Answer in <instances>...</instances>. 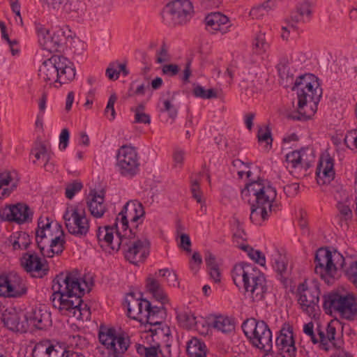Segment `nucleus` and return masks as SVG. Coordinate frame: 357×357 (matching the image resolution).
Returning a JSON list of instances; mask_svg holds the SVG:
<instances>
[{
  "mask_svg": "<svg viewBox=\"0 0 357 357\" xmlns=\"http://www.w3.org/2000/svg\"><path fill=\"white\" fill-rule=\"evenodd\" d=\"M297 94L298 107L296 111L287 112L284 116L292 120H307L317 112L322 95L318 79L312 74L299 76L291 88Z\"/></svg>",
  "mask_w": 357,
  "mask_h": 357,
  "instance_id": "1",
  "label": "nucleus"
},
{
  "mask_svg": "<svg viewBox=\"0 0 357 357\" xmlns=\"http://www.w3.org/2000/svg\"><path fill=\"white\" fill-rule=\"evenodd\" d=\"M53 294L50 298L52 305L59 311L73 305V299L77 294L84 295L86 289L91 290V281H81L80 273L77 269L66 273H61L53 280Z\"/></svg>",
  "mask_w": 357,
  "mask_h": 357,
  "instance_id": "2",
  "label": "nucleus"
},
{
  "mask_svg": "<svg viewBox=\"0 0 357 357\" xmlns=\"http://www.w3.org/2000/svg\"><path fill=\"white\" fill-rule=\"evenodd\" d=\"M75 75L74 64L61 55H53L45 60L38 70L41 80L50 84L59 83L60 86L73 81Z\"/></svg>",
  "mask_w": 357,
  "mask_h": 357,
  "instance_id": "3",
  "label": "nucleus"
},
{
  "mask_svg": "<svg viewBox=\"0 0 357 357\" xmlns=\"http://www.w3.org/2000/svg\"><path fill=\"white\" fill-rule=\"evenodd\" d=\"M314 273L326 284H332L341 275L345 265V259L337 250L318 249L314 257Z\"/></svg>",
  "mask_w": 357,
  "mask_h": 357,
  "instance_id": "4",
  "label": "nucleus"
},
{
  "mask_svg": "<svg viewBox=\"0 0 357 357\" xmlns=\"http://www.w3.org/2000/svg\"><path fill=\"white\" fill-rule=\"evenodd\" d=\"M119 218L117 217L114 227L116 229V235L118 240L116 246L112 248L113 250L118 251L121 247L124 257L130 263L136 266L139 263H143L150 252V242L144 238L143 239L135 238V234L130 236L129 233L121 234L118 229V222Z\"/></svg>",
  "mask_w": 357,
  "mask_h": 357,
  "instance_id": "5",
  "label": "nucleus"
},
{
  "mask_svg": "<svg viewBox=\"0 0 357 357\" xmlns=\"http://www.w3.org/2000/svg\"><path fill=\"white\" fill-rule=\"evenodd\" d=\"M323 307L326 312H337L344 319L351 320L357 315V296L333 293L324 296Z\"/></svg>",
  "mask_w": 357,
  "mask_h": 357,
  "instance_id": "6",
  "label": "nucleus"
},
{
  "mask_svg": "<svg viewBox=\"0 0 357 357\" xmlns=\"http://www.w3.org/2000/svg\"><path fill=\"white\" fill-rule=\"evenodd\" d=\"M247 339L256 348L268 355L272 351V332L264 321L247 318Z\"/></svg>",
  "mask_w": 357,
  "mask_h": 357,
  "instance_id": "7",
  "label": "nucleus"
},
{
  "mask_svg": "<svg viewBox=\"0 0 357 357\" xmlns=\"http://www.w3.org/2000/svg\"><path fill=\"white\" fill-rule=\"evenodd\" d=\"M66 227L68 231L78 238H84L89 233L90 225L86 216L85 208L75 206L67 208L63 214Z\"/></svg>",
  "mask_w": 357,
  "mask_h": 357,
  "instance_id": "8",
  "label": "nucleus"
},
{
  "mask_svg": "<svg viewBox=\"0 0 357 357\" xmlns=\"http://www.w3.org/2000/svg\"><path fill=\"white\" fill-rule=\"evenodd\" d=\"M99 341L109 351L107 357H123L130 345V338L116 335L114 328L100 326Z\"/></svg>",
  "mask_w": 357,
  "mask_h": 357,
  "instance_id": "9",
  "label": "nucleus"
},
{
  "mask_svg": "<svg viewBox=\"0 0 357 357\" xmlns=\"http://www.w3.org/2000/svg\"><path fill=\"white\" fill-rule=\"evenodd\" d=\"M298 303L301 310L308 316L314 317L319 312L320 290L317 284L307 286L305 282L298 285L297 289Z\"/></svg>",
  "mask_w": 357,
  "mask_h": 357,
  "instance_id": "10",
  "label": "nucleus"
},
{
  "mask_svg": "<svg viewBox=\"0 0 357 357\" xmlns=\"http://www.w3.org/2000/svg\"><path fill=\"white\" fill-rule=\"evenodd\" d=\"M117 165L123 176H135L139 167V157L135 149L132 146H122L117 154Z\"/></svg>",
  "mask_w": 357,
  "mask_h": 357,
  "instance_id": "11",
  "label": "nucleus"
},
{
  "mask_svg": "<svg viewBox=\"0 0 357 357\" xmlns=\"http://www.w3.org/2000/svg\"><path fill=\"white\" fill-rule=\"evenodd\" d=\"M167 13L174 25H183L190 21L194 9L189 0H174L166 6Z\"/></svg>",
  "mask_w": 357,
  "mask_h": 357,
  "instance_id": "12",
  "label": "nucleus"
},
{
  "mask_svg": "<svg viewBox=\"0 0 357 357\" xmlns=\"http://www.w3.org/2000/svg\"><path fill=\"white\" fill-rule=\"evenodd\" d=\"M0 218L4 221L14 222L21 225L32 221L33 212L27 204L19 202L6 205L1 208Z\"/></svg>",
  "mask_w": 357,
  "mask_h": 357,
  "instance_id": "13",
  "label": "nucleus"
},
{
  "mask_svg": "<svg viewBox=\"0 0 357 357\" xmlns=\"http://www.w3.org/2000/svg\"><path fill=\"white\" fill-rule=\"evenodd\" d=\"M144 214V206L140 202L136 200L128 202L119 214V216H121L120 224L123 233L127 232L130 236L132 235V231L128 229V219L131 222L135 223L140 220Z\"/></svg>",
  "mask_w": 357,
  "mask_h": 357,
  "instance_id": "14",
  "label": "nucleus"
},
{
  "mask_svg": "<svg viewBox=\"0 0 357 357\" xmlns=\"http://www.w3.org/2000/svg\"><path fill=\"white\" fill-rule=\"evenodd\" d=\"M38 35L40 45L50 52L59 51L66 40L64 33L60 29L50 33L48 30L41 28Z\"/></svg>",
  "mask_w": 357,
  "mask_h": 357,
  "instance_id": "15",
  "label": "nucleus"
},
{
  "mask_svg": "<svg viewBox=\"0 0 357 357\" xmlns=\"http://www.w3.org/2000/svg\"><path fill=\"white\" fill-rule=\"evenodd\" d=\"M22 267L31 273L32 277L41 278L46 275L49 268L47 264L41 261V259L35 252H26L20 259Z\"/></svg>",
  "mask_w": 357,
  "mask_h": 357,
  "instance_id": "16",
  "label": "nucleus"
},
{
  "mask_svg": "<svg viewBox=\"0 0 357 357\" xmlns=\"http://www.w3.org/2000/svg\"><path fill=\"white\" fill-rule=\"evenodd\" d=\"M4 326L13 332L25 333L27 331L26 314L15 308L6 309L1 315Z\"/></svg>",
  "mask_w": 357,
  "mask_h": 357,
  "instance_id": "17",
  "label": "nucleus"
},
{
  "mask_svg": "<svg viewBox=\"0 0 357 357\" xmlns=\"http://www.w3.org/2000/svg\"><path fill=\"white\" fill-rule=\"evenodd\" d=\"M261 182L262 180L247 181V192L255 197L257 203L274 202L277 196L275 188L271 185L265 187Z\"/></svg>",
  "mask_w": 357,
  "mask_h": 357,
  "instance_id": "18",
  "label": "nucleus"
},
{
  "mask_svg": "<svg viewBox=\"0 0 357 357\" xmlns=\"http://www.w3.org/2000/svg\"><path fill=\"white\" fill-rule=\"evenodd\" d=\"M248 274L247 273V292H250V298L253 302L263 299L266 291V279L259 271Z\"/></svg>",
  "mask_w": 357,
  "mask_h": 357,
  "instance_id": "19",
  "label": "nucleus"
},
{
  "mask_svg": "<svg viewBox=\"0 0 357 357\" xmlns=\"http://www.w3.org/2000/svg\"><path fill=\"white\" fill-rule=\"evenodd\" d=\"M279 209V206L274 202H264L263 204H252L250 219L255 225H261V221L268 219L269 215Z\"/></svg>",
  "mask_w": 357,
  "mask_h": 357,
  "instance_id": "20",
  "label": "nucleus"
},
{
  "mask_svg": "<svg viewBox=\"0 0 357 357\" xmlns=\"http://www.w3.org/2000/svg\"><path fill=\"white\" fill-rule=\"evenodd\" d=\"M271 263L273 268L277 274V278L284 285H287L291 275V268L288 267L286 256L278 250H275L271 255Z\"/></svg>",
  "mask_w": 357,
  "mask_h": 357,
  "instance_id": "21",
  "label": "nucleus"
},
{
  "mask_svg": "<svg viewBox=\"0 0 357 357\" xmlns=\"http://www.w3.org/2000/svg\"><path fill=\"white\" fill-rule=\"evenodd\" d=\"M132 300H126L128 307V316L135 320L142 322V315L145 314V310L150 309V302L142 298H135L134 293H130Z\"/></svg>",
  "mask_w": 357,
  "mask_h": 357,
  "instance_id": "22",
  "label": "nucleus"
},
{
  "mask_svg": "<svg viewBox=\"0 0 357 357\" xmlns=\"http://www.w3.org/2000/svg\"><path fill=\"white\" fill-rule=\"evenodd\" d=\"M275 344L280 351L285 352L289 357H295L296 348L291 328H282L280 331V334L276 338Z\"/></svg>",
  "mask_w": 357,
  "mask_h": 357,
  "instance_id": "23",
  "label": "nucleus"
},
{
  "mask_svg": "<svg viewBox=\"0 0 357 357\" xmlns=\"http://www.w3.org/2000/svg\"><path fill=\"white\" fill-rule=\"evenodd\" d=\"M333 160L329 155L322 157L316 170L319 184L329 183L335 177Z\"/></svg>",
  "mask_w": 357,
  "mask_h": 357,
  "instance_id": "24",
  "label": "nucleus"
},
{
  "mask_svg": "<svg viewBox=\"0 0 357 357\" xmlns=\"http://www.w3.org/2000/svg\"><path fill=\"white\" fill-rule=\"evenodd\" d=\"M206 26L212 31L226 33L231 26L229 18L220 12L211 13L205 17Z\"/></svg>",
  "mask_w": 357,
  "mask_h": 357,
  "instance_id": "25",
  "label": "nucleus"
},
{
  "mask_svg": "<svg viewBox=\"0 0 357 357\" xmlns=\"http://www.w3.org/2000/svg\"><path fill=\"white\" fill-rule=\"evenodd\" d=\"M341 327L340 323L337 320H331L327 325L326 334L319 328L317 329L319 337H320V344L323 349L328 351L330 349L329 343L333 347L337 346L335 341V334L337 329Z\"/></svg>",
  "mask_w": 357,
  "mask_h": 357,
  "instance_id": "26",
  "label": "nucleus"
},
{
  "mask_svg": "<svg viewBox=\"0 0 357 357\" xmlns=\"http://www.w3.org/2000/svg\"><path fill=\"white\" fill-rule=\"evenodd\" d=\"M87 201V206L91 214L95 218H101L106 211V206L104 204V192H98L96 190L90 191Z\"/></svg>",
  "mask_w": 357,
  "mask_h": 357,
  "instance_id": "27",
  "label": "nucleus"
},
{
  "mask_svg": "<svg viewBox=\"0 0 357 357\" xmlns=\"http://www.w3.org/2000/svg\"><path fill=\"white\" fill-rule=\"evenodd\" d=\"M27 324L30 322L38 329H44L51 324V314L47 310L35 308L26 314Z\"/></svg>",
  "mask_w": 357,
  "mask_h": 357,
  "instance_id": "28",
  "label": "nucleus"
},
{
  "mask_svg": "<svg viewBox=\"0 0 357 357\" xmlns=\"http://www.w3.org/2000/svg\"><path fill=\"white\" fill-rule=\"evenodd\" d=\"M309 151L312 153V149L308 147L291 151L286 155V162L294 169L307 167L310 161L307 154Z\"/></svg>",
  "mask_w": 357,
  "mask_h": 357,
  "instance_id": "29",
  "label": "nucleus"
},
{
  "mask_svg": "<svg viewBox=\"0 0 357 357\" xmlns=\"http://www.w3.org/2000/svg\"><path fill=\"white\" fill-rule=\"evenodd\" d=\"M9 297H21L26 294L27 287L22 278L17 273L8 274Z\"/></svg>",
  "mask_w": 357,
  "mask_h": 357,
  "instance_id": "30",
  "label": "nucleus"
},
{
  "mask_svg": "<svg viewBox=\"0 0 357 357\" xmlns=\"http://www.w3.org/2000/svg\"><path fill=\"white\" fill-rule=\"evenodd\" d=\"M84 295L77 294L73 299H71L73 302V305L69 306L68 309H63L60 312L66 316L74 317L77 319H81L82 316L84 314H90L89 307L86 303H83L82 299Z\"/></svg>",
  "mask_w": 357,
  "mask_h": 357,
  "instance_id": "31",
  "label": "nucleus"
},
{
  "mask_svg": "<svg viewBox=\"0 0 357 357\" xmlns=\"http://www.w3.org/2000/svg\"><path fill=\"white\" fill-rule=\"evenodd\" d=\"M277 70L280 77V84L284 88H288L291 85L294 84V70L289 66L287 59H282L277 65Z\"/></svg>",
  "mask_w": 357,
  "mask_h": 357,
  "instance_id": "32",
  "label": "nucleus"
},
{
  "mask_svg": "<svg viewBox=\"0 0 357 357\" xmlns=\"http://www.w3.org/2000/svg\"><path fill=\"white\" fill-rule=\"evenodd\" d=\"M113 232L114 228L112 227L106 226L99 227L96 234L100 247L109 252L114 251L112 248L116 246V243L113 244L112 242L114 238Z\"/></svg>",
  "mask_w": 357,
  "mask_h": 357,
  "instance_id": "33",
  "label": "nucleus"
},
{
  "mask_svg": "<svg viewBox=\"0 0 357 357\" xmlns=\"http://www.w3.org/2000/svg\"><path fill=\"white\" fill-rule=\"evenodd\" d=\"M48 146L49 142L42 141L38 139L36 142L34 147L31 150V154L34 155L36 160L33 161V163H36L38 161L41 160L45 163V166L50 159V153L49 151Z\"/></svg>",
  "mask_w": 357,
  "mask_h": 357,
  "instance_id": "34",
  "label": "nucleus"
},
{
  "mask_svg": "<svg viewBox=\"0 0 357 357\" xmlns=\"http://www.w3.org/2000/svg\"><path fill=\"white\" fill-rule=\"evenodd\" d=\"M17 173L9 171H4L0 173V189L3 185H8L10 183V188H3L1 192V197L8 196L17 185Z\"/></svg>",
  "mask_w": 357,
  "mask_h": 357,
  "instance_id": "35",
  "label": "nucleus"
},
{
  "mask_svg": "<svg viewBox=\"0 0 357 357\" xmlns=\"http://www.w3.org/2000/svg\"><path fill=\"white\" fill-rule=\"evenodd\" d=\"M146 287L147 291L153 295L156 301H160L162 304L168 302L167 296L164 292L161 284L155 279L149 277L146 279Z\"/></svg>",
  "mask_w": 357,
  "mask_h": 357,
  "instance_id": "36",
  "label": "nucleus"
},
{
  "mask_svg": "<svg viewBox=\"0 0 357 357\" xmlns=\"http://www.w3.org/2000/svg\"><path fill=\"white\" fill-rule=\"evenodd\" d=\"M186 351L190 357H206L205 343L196 337L188 342Z\"/></svg>",
  "mask_w": 357,
  "mask_h": 357,
  "instance_id": "37",
  "label": "nucleus"
},
{
  "mask_svg": "<svg viewBox=\"0 0 357 357\" xmlns=\"http://www.w3.org/2000/svg\"><path fill=\"white\" fill-rule=\"evenodd\" d=\"M64 232L63 230H61V234L58 236H56L53 238H49V241H47V243L49 244L50 249L47 251V257H53L54 255L61 254L63 249V244L65 243L64 238Z\"/></svg>",
  "mask_w": 357,
  "mask_h": 357,
  "instance_id": "38",
  "label": "nucleus"
},
{
  "mask_svg": "<svg viewBox=\"0 0 357 357\" xmlns=\"http://www.w3.org/2000/svg\"><path fill=\"white\" fill-rule=\"evenodd\" d=\"M245 263L243 261L236 264L231 270V277L234 284L240 289L243 284L245 289Z\"/></svg>",
  "mask_w": 357,
  "mask_h": 357,
  "instance_id": "39",
  "label": "nucleus"
},
{
  "mask_svg": "<svg viewBox=\"0 0 357 357\" xmlns=\"http://www.w3.org/2000/svg\"><path fill=\"white\" fill-rule=\"evenodd\" d=\"M211 326L224 333L231 332L234 329V322L227 317L215 316Z\"/></svg>",
  "mask_w": 357,
  "mask_h": 357,
  "instance_id": "40",
  "label": "nucleus"
},
{
  "mask_svg": "<svg viewBox=\"0 0 357 357\" xmlns=\"http://www.w3.org/2000/svg\"><path fill=\"white\" fill-rule=\"evenodd\" d=\"M269 45L266 42L265 33L261 31L256 33L252 42V51L253 54L260 55L265 53Z\"/></svg>",
  "mask_w": 357,
  "mask_h": 357,
  "instance_id": "41",
  "label": "nucleus"
},
{
  "mask_svg": "<svg viewBox=\"0 0 357 357\" xmlns=\"http://www.w3.org/2000/svg\"><path fill=\"white\" fill-rule=\"evenodd\" d=\"M274 4L271 1H266L261 5L254 7L250 12V16L253 19H259L266 15L272 9Z\"/></svg>",
  "mask_w": 357,
  "mask_h": 357,
  "instance_id": "42",
  "label": "nucleus"
},
{
  "mask_svg": "<svg viewBox=\"0 0 357 357\" xmlns=\"http://www.w3.org/2000/svg\"><path fill=\"white\" fill-rule=\"evenodd\" d=\"M176 319L180 325L187 329L192 328L196 324V317L188 312L181 311L177 312Z\"/></svg>",
  "mask_w": 357,
  "mask_h": 357,
  "instance_id": "43",
  "label": "nucleus"
},
{
  "mask_svg": "<svg viewBox=\"0 0 357 357\" xmlns=\"http://www.w3.org/2000/svg\"><path fill=\"white\" fill-rule=\"evenodd\" d=\"M247 257L254 263L264 266L266 264V257L259 250L255 249L251 245L247 244Z\"/></svg>",
  "mask_w": 357,
  "mask_h": 357,
  "instance_id": "44",
  "label": "nucleus"
},
{
  "mask_svg": "<svg viewBox=\"0 0 357 357\" xmlns=\"http://www.w3.org/2000/svg\"><path fill=\"white\" fill-rule=\"evenodd\" d=\"M66 342L68 347L73 349H82L88 344L86 339L79 335H69Z\"/></svg>",
  "mask_w": 357,
  "mask_h": 357,
  "instance_id": "45",
  "label": "nucleus"
},
{
  "mask_svg": "<svg viewBox=\"0 0 357 357\" xmlns=\"http://www.w3.org/2000/svg\"><path fill=\"white\" fill-rule=\"evenodd\" d=\"M193 95L197 98H201L202 99H211L213 98H217V91L213 89H205L200 85H196L194 86L192 91Z\"/></svg>",
  "mask_w": 357,
  "mask_h": 357,
  "instance_id": "46",
  "label": "nucleus"
},
{
  "mask_svg": "<svg viewBox=\"0 0 357 357\" xmlns=\"http://www.w3.org/2000/svg\"><path fill=\"white\" fill-rule=\"evenodd\" d=\"M47 351L49 357H69V352L59 344L54 345L47 342Z\"/></svg>",
  "mask_w": 357,
  "mask_h": 357,
  "instance_id": "47",
  "label": "nucleus"
},
{
  "mask_svg": "<svg viewBox=\"0 0 357 357\" xmlns=\"http://www.w3.org/2000/svg\"><path fill=\"white\" fill-rule=\"evenodd\" d=\"M235 223L238 229L233 235V243L236 247L245 252V244L244 243V238H243L244 231L239 228L241 223L238 219H235Z\"/></svg>",
  "mask_w": 357,
  "mask_h": 357,
  "instance_id": "48",
  "label": "nucleus"
},
{
  "mask_svg": "<svg viewBox=\"0 0 357 357\" xmlns=\"http://www.w3.org/2000/svg\"><path fill=\"white\" fill-rule=\"evenodd\" d=\"M47 241H49V238L47 236L45 232L43 230H37L36 241L41 255L45 257H47V252H45V248L47 245L49 246V244L46 243Z\"/></svg>",
  "mask_w": 357,
  "mask_h": 357,
  "instance_id": "49",
  "label": "nucleus"
},
{
  "mask_svg": "<svg viewBox=\"0 0 357 357\" xmlns=\"http://www.w3.org/2000/svg\"><path fill=\"white\" fill-rule=\"evenodd\" d=\"M190 191L192 195V197L197 201V203L202 204V191L200 188V181L197 178L192 179L190 181Z\"/></svg>",
  "mask_w": 357,
  "mask_h": 357,
  "instance_id": "50",
  "label": "nucleus"
},
{
  "mask_svg": "<svg viewBox=\"0 0 357 357\" xmlns=\"http://www.w3.org/2000/svg\"><path fill=\"white\" fill-rule=\"evenodd\" d=\"M185 151L180 149H175L173 154V168L181 169L184 163Z\"/></svg>",
  "mask_w": 357,
  "mask_h": 357,
  "instance_id": "51",
  "label": "nucleus"
},
{
  "mask_svg": "<svg viewBox=\"0 0 357 357\" xmlns=\"http://www.w3.org/2000/svg\"><path fill=\"white\" fill-rule=\"evenodd\" d=\"M349 280L357 288V260L350 263L349 268L344 269Z\"/></svg>",
  "mask_w": 357,
  "mask_h": 357,
  "instance_id": "52",
  "label": "nucleus"
},
{
  "mask_svg": "<svg viewBox=\"0 0 357 357\" xmlns=\"http://www.w3.org/2000/svg\"><path fill=\"white\" fill-rule=\"evenodd\" d=\"M32 357H49L47 351V341L37 343L33 351Z\"/></svg>",
  "mask_w": 357,
  "mask_h": 357,
  "instance_id": "53",
  "label": "nucleus"
},
{
  "mask_svg": "<svg viewBox=\"0 0 357 357\" xmlns=\"http://www.w3.org/2000/svg\"><path fill=\"white\" fill-rule=\"evenodd\" d=\"M117 97L115 93L112 94L107 102V105L105 109V116L109 119L113 120L115 118L114 103L116 101Z\"/></svg>",
  "mask_w": 357,
  "mask_h": 357,
  "instance_id": "54",
  "label": "nucleus"
},
{
  "mask_svg": "<svg viewBox=\"0 0 357 357\" xmlns=\"http://www.w3.org/2000/svg\"><path fill=\"white\" fill-rule=\"evenodd\" d=\"M247 181L261 180L260 178L261 170L259 167L247 162Z\"/></svg>",
  "mask_w": 357,
  "mask_h": 357,
  "instance_id": "55",
  "label": "nucleus"
},
{
  "mask_svg": "<svg viewBox=\"0 0 357 357\" xmlns=\"http://www.w3.org/2000/svg\"><path fill=\"white\" fill-rule=\"evenodd\" d=\"M83 185L82 183L77 181L67 185L66 188V196L68 199H71L75 196V193L80 191Z\"/></svg>",
  "mask_w": 357,
  "mask_h": 357,
  "instance_id": "56",
  "label": "nucleus"
},
{
  "mask_svg": "<svg viewBox=\"0 0 357 357\" xmlns=\"http://www.w3.org/2000/svg\"><path fill=\"white\" fill-rule=\"evenodd\" d=\"M337 207L340 215L342 216V218L344 220L347 221L351 220L353 217V213L349 205L342 202H338L337 204Z\"/></svg>",
  "mask_w": 357,
  "mask_h": 357,
  "instance_id": "57",
  "label": "nucleus"
},
{
  "mask_svg": "<svg viewBox=\"0 0 357 357\" xmlns=\"http://www.w3.org/2000/svg\"><path fill=\"white\" fill-rule=\"evenodd\" d=\"M179 70V66L174 63L165 64L162 67V74L169 77L176 76L178 73Z\"/></svg>",
  "mask_w": 357,
  "mask_h": 357,
  "instance_id": "58",
  "label": "nucleus"
},
{
  "mask_svg": "<svg viewBox=\"0 0 357 357\" xmlns=\"http://www.w3.org/2000/svg\"><path fill=\"white\" fill-rule=\"evenodd\" d=\"M258 142L262 146L264 151H269L272 148V135H257Z\"/></svg>",
  "mask_w": 357,
  "mask_h": 357,
  "instance_id": "59",
  "label": "nucleus"
},
{
  "mask_svg": "<svg viewBox=\"0 0 357 357\" xmlns=\"http://www.w3.org/2000/svg\"><path fill=\"white\" fill-rule=\"evenodd\" d=\"M244 165L245 163L239 159H235L232 162L233 169L231 171L234 173L236 172L240 179H242L245 174V171L243 170Z\"/></svg>",
  "mask_w": 357,
  "mask_h": 357,
  "instance_id": "60",
  "label": "nucleus"
},
{
  "mask_svg": "<svg viewBox=\"0 0 357 357\" xmlns=\"http://www.w3.org/2000/svg\"><path fill=\"white\" fill-rule=\"evenodd\" d=\"M204 259L208 270L219 267V265L216 261L215 256L210 251H206L205 252Z\"/></svg>",
  "mask_w": 357,
  "mask_h": 357,
  "instance_id": "61",
  "label": "nucleus"
},
{
  "mask_svg": "<svg viewBox=\"0 0 357 357\" xmlns=\"http://www.w3.org/2000/svg\"><path fill=\"white\" fill-rule=\"evenodd\" d=\"M164 112H167L169 116L174 120L177 116V109L169 100H165L163 102Z\"/></svg>",
  "mask_w": 357,
  "mask_h": 357,
  "instance_id": "62",
  "label": "nucleus"
},
{
  "mask_svg": "<svg viewBox=\"0 0 357 357\" xmlns=\"http://www.w3.org/2000/svg\"><path fill=\"white\" fill-rule=\"evenodd\" d=\"M169 60L167 49L165 44L162 45L160 50L156 53V62L162 63Z\"/></svg>",
  "mask_w": 357,
  "mask_h": 357,
  "instance_id": "63",
  "label": "nucleus"
},
{
  "mask_svg": "<svg viewBox=\"0 0 357 357\" xmlns=\"http://www.w3.org/2000/svg\"><path fill=\"white\" fill-rule=\"evenodd\" d=\"M116 63H112L106 69V75L109 79L116 80L119 77V71L116 69Z\"/></svg>",
  "mask_w": 357,
  "mask_h": 357,
  "instance_id": "64",
  "label": "nucleus"
}]
</instances>
